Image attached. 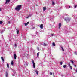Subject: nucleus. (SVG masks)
Listing matches in <instances>:
<instances>
[{"mask_svg":"<svg viewBox=\"0 0 77 77\" xmlns=\"http://www.w3.org/2000/svg\"><path fill=\"white\" fill-rule=\"evenodd\" d=\"M50 75H52V73H51V72H50Z\"/></svg>","mask_w":77,"mask_h":77,"instance_id":"nucleus-32","label":"nucleus"},{"mask_svg":"<svg viewBox=\"0 0 77 77\" xmlns=\"http://www.w3.org/2000/svg\"><path fill=\"white\" fill-rule=\"evenodd\" d=\"M46 44H45V43H44L43 44V46H46Z\"/></svg>","mask_w":77,"mask_h":77,"instance_id":"nucleus-21","label":"nucleus"},{"mask_svg":"<svg viewBox=\"0 0 77 77\" xmlns=\"http://www.w3.org/2000/svg\"><path fill=\"white\" fill-rule=\"evenodd\" d=\"M11 64L12 65H14V61H12L11 62Z\"/></svg>","mask_w":77,"mask_h":77,"instance_id":"nucleus-18","label":"nucleus"},{"mask_svg":"<svg viewBox=\"0 0 77 77\" xmlns=\"http://www.w3.org/2000/svg\"><path fill=\"white\" fill-rule=\"evenodd\" d=\"M16 32L17 33V35L19 34V30H16Z\"/></svg>","mask_w":77,"mask_h":77,"instance_id":"nucleus-11","label":"nucleus"},{"mask_svg":"<svg viewBox=\"0 0 77 77\" xmlns=\"http://www.w3.org/2000/svg\"><path fill=\"white\" fill-rule=\"evenodd\" d=\"M62 62H60V64L61 65H62Z\"/></svg>","mask_w":77,"mask_h":77,"instance_id":"nucleus-27","label":"nucleus"},{"mask_svg":"<svg viewBox=\"0 0 77 77\" xmlns=\"http://www.w3.org/2000/svg\"><path fill=\"white\" fill-rule=\"evenodd\" d=\"M29 17H30V16H29L28 17H26V18H29Z\"/></svg>","mask_w":77,"mask_h":77,"instance_id":"nucleus-34","label":"nucleus"},{"mask_svg":"<svg viewBox=\"0 0 77 77\" xmlns=\"http://www.w3.org/2000/svg\"><path fill=\"white\" fill-rule=\"evenodd\" d=\"M76 72H77V68L76 69Z\"/></svg>","mask_w":77,"mask_h":77,"instance_id":"nucleus-41","label":"nucleus"},{"mask_svg":"<svg viewBox=\"0 0 77 77\" xmlns=\"http://www.w3.org/2000/svg\"><path fill=\"white\" fill-rule=\"evenodd\" d=\"M61 49H62V51H64L65 50H64V49H63V47H61Z\"/></svg>","mask_w":77,"mask_h":77,"instance_id":"nucleus-15","label":"nucleus"},{"mask_svg":"<svg viewBox=\"0 0 77 77\" xmlns=\"http://www.w3.org/2000/svg\"><path fill=\"white\" fill-rule=\"evenodd\" d=\"M2 11V8H0V11Z\"/></svg>","mask_w":77,"mask_h":77,"instance_id":"nucleus-33","label":"nucleus"},{"mask_svg":"<svg viewBox=\"0 0 77 77\" xmlns=\"http://www.w3.org/2000/svg\"><path fill=\"white\" fill-rule=\"evenodd\" d=\"M51 36H54V35H53V34H51Z\"/></svg>","mask_w":77,"mask_h":77,"instance_id":"nucleus-30","label":"nucleus"},{"mask_svg":"<svg viewBox=\"0 0 77 77\" xmlns=\"http://www.w3.org/2000/svg\"><path fill=\"white\" fill-rule=\"evenodd\" d=\"M71 8V6H69V8Z\"/></svg>","mask_w":77,"mask_h":77,"instance_id":"nucleus-39","label":"nucleus"},{"mask_svg":"<svg viewBox=\"0 0 77 77\" xmlns=\"http://www.w3.org/2000/svg\"><path fill=\"white\" fill-rule=\"evenodd\" d=\"M62 26V24H61V23H59V29H60V27Z\"/></svg>","mask_w":77,"mask_h":77,"instance_id":"nucleus-6","label":"nucleus"},{"mask_svg":"<svg viewBox=\"0 0 77 77\" xmlns=\"http://www.w3.org/2000/svg\"><path fill=\"white\" fill-rule=\"evenodd\" d=\"M40 28H41V29H43V27H44V26H43V24H41L40 25Z\"/></svg>","mask_w":77,"mask_h":77,"instance_id":"nucleus-7","label":"nucleus"},{"mask_svg":"<svg viewBox=\"0 0 77 77\" xmlns=\"http://www.w3.org/2000/svg\"><path fill=\"white\" fill-rule=\"evenodd\" d=\"M14 59H17V54H14Z\"/></svg>","mask_w":77,"mask_h":77,"instance_id":"nucleus-4","label":"nucleus"},{"mask_svg":"<svg viewBox=\"0 0 77 77\" xmlns=\"http://www.w3.org/2000/svg\"><path fill=\"white\" fill-rule=\"evenodd\" d=\"M66 21L67 23H68L69 21H70V18L68 17L66 19H64Z\"/></svg>","mask_w":77,"mask_h":77,"instance_id":"nucleus-2","label":"nucleus"},{"mask_svg":"<svg viewBox=\"0 0 77 77\" xmlns=\"http://www.w3.org/2000/svg\"><path fill=\"white\" fill-rule=\"evenodd\" d=\"M77 8V5H75V8Z\"/></svg>","mask_w":77,"mask_h":77,"instance_id":"nucleus-23","label":"nucleus"},{"mask_svg":"<svg viewBox=\"0 0 77 77\" xmlns=\"http://www.w3.org/2000/svg\"><path fill=\"white\" fill-rule=\"evenodd\" d=\"M3 23V22L2 21H0V24Z\"/></svg>","mask_w":77,"mask_h":77,"instance_id":"nucleus-22","label":"nucleus"},{"mask_svg":"<svg viewBox=\"0 0 77 77\" xmlns=\"http://www.w3.org/2000/svg\"><path fill=\"white\" fill-rule=\"evenodd\" d=\"M1 59L2 60L3 62H5V61L4 60V59H3V57H1Z\"/></svg>","mask_w":77,"mask_h":77,"instance_id":"nucleus-12","label":"nucleus"},{"mask_svg":"<svg viewBox=\"0 0 77 77\" xmlns=\"http://www.w3.org/2000/svg\"><path fill=\"white\" fill-rule=\"evenodd\" d=\"M32 62L33 64V67L34 68H35V63L34 62V61H32Z\"/></svg>","mask_w":77,"mask_h":77,"instance_id":"nucleus-5","label":"nucleus"},{"mask_svg":"<svg viewBox=\"0 0 77 77\" xmlns=\"http://www.w3.org/2000/svg\"><path fill=\"white\" fill-rule=\"evenodd\" d=\"M37 75H38L39 74V73H38V71H35Z\"/></svg>","mask_w":77,"mask_h":77,"instance_id":"nucleus-13","label":"nucleus"},{"mask_svg":"<svg viewBox=\"0 0 77 77\" xmlns=\"http://www.w3.org/2000/svg\"><path fill=\"white\" fill-rule=\"evenodd\" d=\"M67 65H68V66H70V63H68V64H67Z\"/></svg>","mask_w":77,"mask_h":77,"instance_id":"nucleus-19","label":"nucleus"},{"mask_svg":"<svg viewBox=\"0 0 77 77\" xmlns=\"http://www.w3.org/2000/svg\"><path fill=\"white\" fill-rule=\"evenodd\" d=\"M26 65H28V64H26Z\"/></svg>","mask_w":77,"mask_h":77,"instance_id":"nucleus-42","label":"nucleus"},{"mask_svg":"<svg viewBox=\"0 0 77 77\" xmlns=\"http://www.w3.org/2000/svg\"><path fill=\"white\" fill-rule=\"evenodd\" d=\"M39 52H38L37 53V57H38V56H39Z\"/></svg>","mask_w":77,"mask_h":77,"instance_id":"nucleus-17","label":"nucleus"},{"mask_svg":"<svg viewBox=\"0 0 77 77\" xmlns=\"http://www.w3.org/2000/svg\"><path fill=\"white\" fill-rule=\"evenodd\" d=\"M52 45L54 47H55L56 46V44H55V43H54V42H53L52 43Z\"/></svg>","mask_w":77,"mask_h":77,"instance_id":"nucleus-9","label":"nucleus"},{"mask_svg":"<svg viewBox=\"0 0 77 77\" xmlns=\"http://www.w3.org/2000/svg\"><path fill=\"white\" fill-rule=\"evenodd\" d=\"M14 46L15 47H17V44H15L14 45Z\"/></svg>","mask_w":77,"mask_h":77,"instance_id":"nucleus-25","label":"nucleus"},{"mask_svg":"<svg viewBox=\"0 0 77 77\" xmlns=\"http://www.w3.org/2000/svg\"><path fill=\"white\" fill-rule=\"evenodd\" d=\"M15 74V73H16L15 72H14Z\"/></svg>","mask_w":77,"mask_h":77,"instance_id":"nucleus-43","label":"nucleus"},{"mask_svg":"<svg viewBox=\"0 0 77 77\" xmlns=\"http://www.w3.org/2000/svg\"><path fill=\"white\" fill-rule=\"evenodd\" d=\"M34 50V51H35V50Z\"/></svg>","mask_w":77,"mask_h":77,"instance_id":"nucleus-44","label":"nucleus"},{"mask_svg":"<svg viewBox=\"0 0 77 77\" xmlns=\"http://www.w3.org/2000/svg\"><path fill=\"white\" fill-rule=\"evenodd\" d=\"M12 75H13V76H14V74H12Z\"/></svg>","mask_w":77,"mask_h":77,"instance_id":"nucleus-40","label":"nucleus"},{"mask_svg":"<svg viewBox=\"0 0 77 77\" xmlns=\"http://www.w3.org/2000/svg\"><path fill=\"white\" fill-rule=\"evenodd\" d=\"M3 32H4L3 30H2L1 31V33H3Z\"/></svg>","mask_w":77,"mask_h":77,"instance_id":"nucleus-29","label":"nucleus"},{"mask_svg":"<svg viewBox=\"0 0 77 77\" xmlns=\"http://www.w3.org/2000/svg\"><path fill=\"white\" fill-rule=\"evenodd\" d=\"M71 62H72V63H74V61L72 60H71Z\"/></svg>","mask_w":77,"mask_h":77,"instance_id":"nucleus-28","label":"nucleus"},{"mask_svg":"<svg viewBox=\"0 0 77 77\" xmlns=\"http://www.w3.org/2000/svg\"><path fill=\"white\" fill-rule=\"evenodd\" d=\"M29 22H28L27 23H24V24H25V26H26L28 25V24H29Z\"/></svg>","mask_w":77,"mask_h":77,"instance_id":"nucleus-8","label":"nucleus"},{"mask_svg":"<svg viewBox=\"0 0 77 77\" xmlns=\"http://www.w3.org/2000/svg\"><path fill=\"white\" fill-rule=\"evenodd\" d=\"M66 66H66V65H64L63 66V67L64 68H65L66 67Z\"/></svg>","mask_w":77,"mask_h":77,"instance_id":"nucleus-14","label":"nucleus"},{"mask_svg":"<svg viewBox=\"0 0 77 77\" xmlns=\"http://www.w3.org/2000/svg\"><path fill=\"white\" fill-rule=\"evenodd\" d=\"M61 76H62V77H63V75H62Z\"/></svg>","mask_w":77,"mask_h":77,"instance_id":"nucleus-38","label":"nucleus"},{"mask_svg":"<svg viewBox=\"0 0 77 77\" xmlns=\"http://www.w3.org/2000/svg\"><path fill=\"white\" fill-rule=\"evenodd\" d=\"M52 5H55V3L53 1L52 2Z\"/></svg>","mask_w":77,"mask_h":77,"instance_id":"nucleus-26","label":"nucleus"},{"mask_svg":"<svg viewBox=\"0 0 77 77\" xmlns=\"http://www.w3.org/2000/svg\"><path fill=\"white\" fill-rule=\"evenodd\" d=\"M8 72H6V77H8Z\"/></svg>","mask_w":77,"mask_h":77,"instance_id":"nucleus-16","label":"nucleus"},{"mask_svg":"<svg viewBox=\"0 0 77 77\" xmlns=\"http://www.w3.org/2000/svg\"><path fill=\"white\" fill-rule=\"evenodd\" d=\"M10 2V0H6V2L5 4L6 5V4H8Z\"/></svg>","mask_w":77,"mask_h":77,"instance_id":"nucleus-3","label":"nucleus"},{"mask_svg":"<svg viewBox=\"0 0 77 77\" xmlns=\"http://www.w3.org/2000/svg\"><path fill=\"white\" fill-rule=\"evenodd\" d=\"M7 68H9V64H8V63H7Z\"/></svg>","mask_w":77,"mask_h":77,"instance_id":"nucleus-20","label":"nucleus"},{"mask_svg":"<svg viewBox=\"0 0 77 77\" xmlns=\"http://www.w3.org/2000/svg\"><path fill=\"white\" fill-rule=\"evenodd\" d=\"M43 11H45V10H46V7H43Z\"/></svg>","mask_w":77,"mask_h":77,"instance_id":"nucleus-10","label":"nucleus"},{"mask_svg":"<svg viewBox=\"0 0 77 77\" xmlns=\"http://www.w3.org/2000/svg\"><path fill=\"white\" fill-rule=\"evenodd\" d=\"M10 23H11V22L10 21H9L8 22V24H10Z\"/></svg>","mask_w":77,"mask_h":77,"instance_id":"nucleus-37","label":"nucleus"},{"mask_svg":"<svg viewBox=\"0 0 77 77\" xmlns=\"http://www.w3.org/2000/svg\"><path fill=\"white\" fill-rule=\"evenodd\" d=\"M73 65H74V66L75 67H76V65H74V64H73Z\"/></svg>","mask_w":77,"mask_h":77,"instance_id":"nucleus-36","label":"nucleus"},{"mask_svg":"<svg viewBox=\"0 0 77 77\" xmlns=\"http://www.w3.org/2000/svg\"><path fill=\"white\" fill-rule=\"evenodd\" d=\"M37 49H38V50H39V48L38 47L37 48Z\"/></svg>","mask_w":77,"mask_h":77,"instance_id":"nucleus-35","label":"nucleus"},{"mask_svg":"<svg viewBox=\"0 0 77 77\" xmlns=\"http://www.w3.org/2000/svg\"><path fill=\"white\" fill-rule=\"evenodd\" d=\"M69 67L71 69H72V67L71 66H69Z\"/></svg>","mask_w":77,"mask_h":77,"instance_id":"nucleus-24","label":"nucleus"},{"mask_svg":"<svg viewBox=\"0 0 77 77\" xmlns=\"http://www.w3.org/2000/svg\"><path fill=\"white\" fill-rule=\"evenodd\" d=\"M74 53H75V54L76 55H77V54L76 52H74Z\"/></svg>","mask_w":77,"mask_h":77,"instance_id":"nucleus-31","label":"nucleus"},{"mask_svg":"<svg viewBox=\"0 0 77 77\" xmlns=\"http://www.w3.org/2000/svg\"><path fill=\"white\" fill-rule=\"evenodd\" d=\"M21 8V5H19L17 6L15 8L16 11H20Z\"/></svg>","mask_w":77,"mask_h":77,"instance_id":"nucleus-1","label":"nucleus"}]
</instances>
